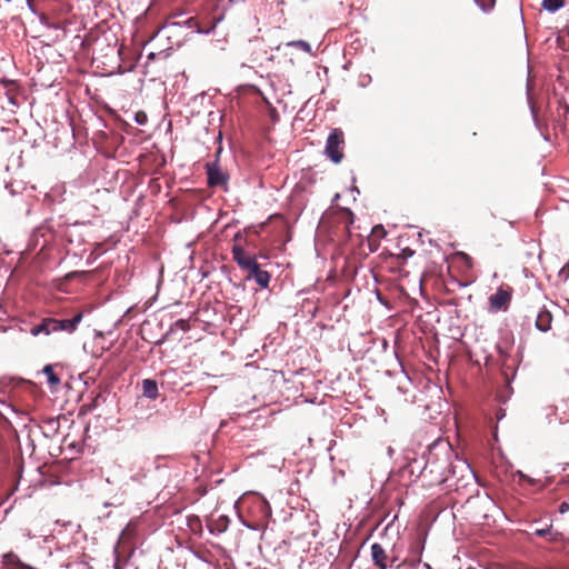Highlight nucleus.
<instances>
[{"mask_svg":"<svg viewBox=\"0 0 569 569\" xmlns=\"http://www.w3.org/2000/svg\"><path fill=\"white\" fill-rule=\"evenodd\" d=\"M82 319L83 313L81 311L74 313L70 319L44 318L39 325L33 326L30 329V332L33 336H38L40 333L49 336L56 332H67L71 335L77 330Z\"/></svg>","mask_w":569,"mask_h":569,"instance_id":"nucleus-1","label":"nucleus"},{"mask_svg":"<svg viewBox=\"0 0 569 569\" xmlns=\"http://www.w3.org/2000/svg\"><path fill=\"white\" fill-rule=\"evenodd\" d=\"M513 289L509 284L502 283L497 291L488 298L489 310L492 312L507 311L511 303Z\"/></svg>","mask_w":569,"mask_h":569,"instance_id":"nucleus-2","label":"nucleus"},{"mask_svg":"<svg viewBox=\"0 0 569 569\" xmlns=\"http://www.w3.org/2000/svg\"><path fill=\"white\" fill-rule=\"evenodd\" d=\"M343 132L340 129H333L327 139L326 154L335 163L341 162L343 159Z\"/></svg>","mask_w":569,"mask_h":569,"instance_id":"nucleus-3","label":"nucleus"},{"mask_svg":"<svg viewBox=\"0 0 569 569\" xmlns=\"http://www.w3.org/2000/svg\"><path fill=\"white\" fill-rule=\"evenodd\" d=\"M204 169L207 173V182L210 188L220 187L223 190L228 189L229 174L220 168L218 160L207 162L204 164Z\"/></svg>","mask_w":569,"mask_h":569,"instance_id":"nucleus-4","label":"nucleus"},{"mask_svg":"<svg viewBox=\"0 0 569 569\" xmlns=\"http://www.w3.org/2000/svg\"><path fill=\"white\" fill-rule=\"evenodd\" d=\"M231 252L233 260L237 262L241 270H244L247 267H249V264L257 260L253 254L247 252L239 243L233 244Z\"/></svg>","mask_w":569,"mask_h":569,"instance_id":"nucleus-5","label":"nucleus"},{"mask_svg":"<svg viewBox=\"0 0 569 569\" xmlns=\"http://www.w3.org/2000/svg\"><path fill=\"white\" fill-rule=\"evenodd\" d=\"M371 557L373 563L379 569H388L390 567L389 557L385 550V548L380 543H373L371 546Z\"/></svg>","mask_w":569,"mask_h":569,"instance_id":"nucleus-6","label":"nucleus"},{"mask_svg":"<svg viewBox=\"0 0 569 569\" xmlns=\"http://www.w3.org/2000/svg\"><path fill=\"white\" fill-rule=\"evenodd\" d=\"M552 315L546 308H542L536 319V328L539 331L547 332L551 329Z\"/></svg>","mask_w":569,"mask_h":569,"instance_id":"nucleus-7","label":"nucleus"},{"mask_svg":"<svg viewBox=\"0 0 569 569\" xmlns=\"http://www.w3.org/2000/svg\"><path fill=\"white\" fill-rule=\"evenodd\" d=\"M142 393L149 399H157L159 396L157 381L152 379H144L142 381Z\"/></svg>","mask_w":569,"mask_h":569,"instance_id":"nucleus-8","label":"nucleus"},{"mask_svg":"<svg viewBox=\"0 0 569 569\" xmlns=\"http://www.w3.org/2000/svg\"><path fill=\"white\" fill-rule=\"evenodd\" d=\"M42 373L47 377V382L51 389H56L60 385L61 380L56 375L52 365L44 366L42 369Z\"/></svg>","mask_w":569,"mask_h":569,"instance_id":"nucleus-9","label":"nucleus"},{"mask_svg":"<svg viewBox=\"0 0 569 569\" xmlns=\"http://www.w3.org/2000/svg\"><path fill=\"white\" fill-rule=\"evenodd\" d=\"M137 533V522L131 520L126 528L121 531L120 542L127 543L130 542Z\"/></svg>","mask_w":569,"mask_h":569,"instance_id":"nucleus-10","label":"nucleus"},{"mask_svg":"<svg viewBox=\"0 0 569 569\" xmlns=\"http://www.w3.org/2000/svg\"><path fill=\"white\" fill-rule=\"evenodd\" d=\"M229 525V519L227 516H221L217 520H213L209 523V529L211 532L222 533L227 530Z\"/></svg>","mask_w":569,"mask_h":569,"instance_id":"nucleus-11","label":"nucleus"},{"mask_svg":"<svg viewBox=\"0 0 569 569\" xmlns=\"http://www.w3.org/2000/svg\"><path fill=\"white\" fill-rule=\"evenodd\" d=\"M563 6H565V0H543L542 1V8L550 12H555Z\"/></svg>","mask_w":569,"mask_h":569,"instance_id":"nucleus-12","label":"nucleus"},{"mask_svg":"<svg viewBox=\"0 0 569 569\" xmlns=\"http://www.w3.org/2000/svg\"><path fill=\"white\" fill-rule=\"evenodd\" d=\"M253 279L261 288H268L271 276L268 271L261 270Z\"/></svg>","mask_w":569,"mask_h":569,"instance_id":"nucleus-13","label":"nucleus"},{"mask_svg":"<svg viewBox=\"0 0 569 569\" xmlns=\"http://www.w3.org/2000/svg\"><path fill=\"white\" fill-rule=\"evenodd\" d=\"M262 269H260L259 263L257 260H254L249 267H247L243 271L247 272V279H253L258 272H260Z\"/></svg>","mask_w":569,"mask_h":569,"instance_id":"nucleus-14","label":"nucleus"},{"mask_svg":"<svg viewBox=\"0 0 569 569\" xmlns=\"http://www.w3.org/2000/svg\"><path fill=\"white\" fill-rule=\"evenodd\" d=\"M387 234V231L386 229L383 228L382 224H377L372 228L371 230V234L369 238H373V239H377V240H381L382 238H385Z\"/></svg>","mask_w":569,"mask_h":569,"instance_id":"nucleus-15","label":"nucleus"},{"mask_svg":"<svg viewBox=\"0 0 569 569\" xmlns=\"http://www.w3.org/2000/svg\"><path fill=\"white\" fill-rule=\"evenodd\" d=\"M288 46L299 48L306 52H310V50H311L310 44L305 40L291 41V42H288Z\"/></svg>","mask_w":569,"mask_h":569,"instance_id":"nucleus-16","label":"nucleus"},{"mask_svg":"<svg viewBox=\"0 0 569 569\" xmlns=\"http://www.w3.org/2000/svg\"><path fill=\"white\" fill-rule=\"evenodd\" d=\"M477 4L483 10L489 11L495 6V0H475Z\"/></svg>","mask_w":569,"mask_h":569,"instance_id":"nucleus-17","label":"nucleus"},{"mask_svg":"<svg viewBox=\"0 0 569 569\" xmlns=\"http://www.w3.org/2000/svg\"><path fill=\"white\" fill-rule=\"evenodd\" d=\"M174 327L179 328L180 330L188 331L190 329L189 321L186 319H179L174 322Z\"/></svg>","mask_w":569,"mask_h":569,"instance_id":"nucleus-18","label":"nucleus"},{"mask_svg":"<svg viewBox=\"0 0 569 569\" xmlns=\"http://www.w3.org/2000/svg\"><path fill=\"white\" fill-rule=\"evenodd\" d=\"M379 242L380 240H377V239H373V238H369L368 239V246H369V249L371 252L376 251L379 247Z\"/></svg>","mask_w":569,"mask_h":569,"instance_id":"nucleus-19","label":"nucleus"},{"mask_svg":"<svg viewBox=\"0 0 569 569\" xmlns=\"http://www.w3.org/2000/svg\"><path fill=\"white\" fill-rule=\"evenodd\" d=\"M569 511V502L567 501H562L559 506V512L560 513H566Z\"/></svg>","mask_w":569,"mask_h":569,"instance_id":"nucleus-20","label":"nucleus"},{"mask_svg":"<svg viewBox=\"0 0 569 569\" xmlns=\"http://www.w3.org/2000/svg\"><path fill=\"white\" fill-rule=\"evenodd\" d=\"M413 253H415V251H413V250H411L410 248H405V249H402V251H401V257H403V258H409V257H412V256H413Z\"/></svg>","mask_w":569,"mask_h":569,"instance_id":"nucleus-21","label":"nucleus"},{"mask_svg":"<svg viewBox=\"0 0 569 569\" xmlns=\"http://www.w3.org/2000/svg\"><path fill=\"white\" fill-rule=\"evenodd\" d=\"M144 120H146V114L144 113H142V114L138 113L137 114V122L138 123L142 124L144 122Z\"/></svg>","mask_w":569,"mask_h":569,"instance_id":"nucleus-22","label":"nucleus"},{"mask_svg":"<svg viewBox=\"0 0 569 569\" xmlns=\"http://www.w3.org/2000/svg\"><path fill=\"white\" fill-rule=\"evenodd\" d=\"M432 466H433V462L428 461V462L425 465V467H423V469H422L421 473H422V475H426V472L428 471V469H429V468H431Z\"/></svg>","mask_w":569,"mask_h":569,"instance_id":"nucleus-23","label":"nucleus"},{"mask_svg":"<svg viewBox=\"0 0 569 569\" xmlns=\"http://www.w3.org/2000/svg\"><path fill=\"white\" fill-rule=\"evenodd\" d=\"M447 479H448L447 475H440V477L436 479V482L442 483V482L447 481Z\"/></svg>","mask_w":569,"mask_h":569,"instance_id":"nucleus-24","label":"nucleus"},{"mask_svg":"<svg viewBox=\"0 0 569 569\" xmlns=\"http://www.w3.org/2000/svg\"><path fill=\"white\" fill-rule=\"evenodd\" d=\"M548 531H549L548 529H539V530L536 531V535L545 536V535H547Z\"/></svg>","mask_w":569,"mask_h":569,"instance_id":"nucleus-25","label":"nucleus"},{"mask_svg":"<svg viewBox=\"0 0 569 569\" xmlns=\"http://www.w3.org/2000/svg\"><path fill=\"white\" fill-rule=\"evenodd\" d=\"M240 238V234L234 236V241H237Z\"/></svg>","mask_w":569,"mask_h":569,"instance_id":"nucleus-26","label":"nucleus"},{"mask_svg":"<svg viewBox=\"0 0 569 569\" xmlns=\"http://www.w3.org/2000/svg\"><path fill=\"white\" fill-rule=\"evenodd\" d=\"M220 152H221V148L218 149L217 157L219 156Z\"/></svg>","mask_w":569,"mask_h":569,"instance_id":"nucleus-27","label":"nucleus"}]
</instances>
